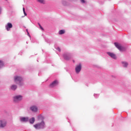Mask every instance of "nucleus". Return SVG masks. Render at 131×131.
Here are the masks:
<instances>
[{"mask_svg":"<svg viewBox=\"0 0 131 131\" xmlns=\"http://www.w3.org/2000/svg\"><path fill=\"white\" fill-rule=\"evenodd\" d=\"M34 127L36 129H39V128H43L45 127V122L42 121L39 124H36L34 125Z\"/></svg>","mask_w":131,"mask_h":131,"instance_id":"nucleus-1","label":"nucleus"},{"mask_svg":"<svg viewBox=\"0 0 131 131\" xmlns=\"http://www.w3.org/2000/svg\"><path fill=\"white\" fill-rule=\"evenodd\" d=\"M7 126V121L6 120H0V128H4Z\"/></svg>","mask_w":131,"mask_h":131,"instance_id":"nucleus-2","label":"nucleus"},{"mask_svg":"<svg viewBox=\"0 0 131 131\" xmlns=\"http://www.w3.org/2000/svg\"><path fill=\"white\" fill-rule=\"evenodd\" d=\"M14 102H18L19 101H21L22 100V96L17 95L15 96L13 98Z\"/></svg>","mask_w":131,"mask_h":131,"instance_id":"nucleus-3","label":"nucleus"},{"mask_svg":"<svg viewBox=\"0 0 131 131\" xmlns=\"http://www.w3.org/2000/svg\"><path fill=\"white\" fill-rule=\"evenodd\" d=\"M114 45L115 47H116L119 50V51H122L123 50H124V48H123L122 46H121V45L118 44V43L115 42Z\"/></svg>","mask_w":131,"mask_h":131,"instance_id":"nucleus-4","label":"nucleus"},{"mask_svg":"<svg viewBox=\"0 0 131 131\" xmlns=\"http://www.w3.org/2000/svg\"><path fill=\"white\" fill-rule=\"evenodd\" d=\"M59 82H58V80H54L52 83H51L50 84V88H54V86H57L58 85Z\"/></svg>","mask_w":131,"mask_h":131,"instance_id":"nucleus-5","label":"nucleus"},{"mask_svg":"<svg viewBox=\"0 0 131 131\" xmlns=\"http://www.w3.org/2000/svg\"><path fill=\"white\" fill-rule=\"evenodd\" d=\"M81 71V64H79V65H77L76 67L75 68V71L76 72V73L78 74L79 73V72Z\"/></svg>","mask_w":131,"mask_h":131,"instance_id":"nucleus-6","label":"nucleus"},{"mask_svg":"<svg viewBox=\"0 0 131 131\" xmlns=\"http://www.w3.org/2000/svg\"><path fill=\"white\" fill-rule=\"evenodd\" d=\"M22 81V78L20 76H16L14 77V82H21Z\"/></svg>","mask_w":131,"mask_h":131,"instance_id":"nucleus-7","label":"nucleus"},{"mask_svg":"<svg viewBox=\"0 0 131 131\" xmlns=\"http://www.w3.org/2000/svg\"><path fill=\"white\" fill-rule=\"evenodd\" d=\"M12 27L13 25H12V24L10 23H8L6 26L5 28L7 30V31H10V29H11V28H12Z\"/></svg>","mask_w":131,"mask_h":131,"instance_id":"nucleus-8","label":"nucleus"},{"mask_svg":"<svg viewBox=\"0 0 131 131\" xmlns=\"http://www.w3.org/2000/svg\"><path fill=\"white\" fill-rule=\"evenodd\" d=\"M29 119L28 117H21L20 118V120L21 122H27Z\"/></svg>","mask_w":131,"mask_h":131,"instance_id":"nucleus-9","label":"nucleus"},{"mask_svg":"<svg viewBox=\"0 0 131 131\" xmlns=\"http://www.w3.org/2000/svg\"><path fill=\"white\" fill-rule=\"evenodd\" d=\"M107 55L113 58V59H116V56L113 53L107 52Z\"/></svg>","mask_w":131,"mask_h":131,"instance_id":"nucleus-10","label":"nucleus"},{"mask_svg":"<svg viewBox=\"0 0 131 131\" xmlns=\"http://www.w3.org/2000/svg\"><path fill=\"white\" fill-rule=\"evenodd\" d=\"M30 109L33 112H36L37 111V107L35 106H33L30 107Z\"/></svg>","mask_w":131,"mask_h":131,"instance_id":"nucleus-11","label":"nucleus"},{"mask_svg":"<svg viewBox=\"0 0 131 131\" xmlns=\"http://www.w3.org/2000/svg\"><path fill=\"white\" fill-rule=\"evenodd\" d=\"M11 89L12 90V91H15V90L17 89V85H12L11 86Z\"/></svg>","mask_w":131,"mask_h":131,"instance_id":"nucleus-12","label":"nucleus"},{"mask_svg":"<svg viewBox=\"0 0 131 131\" xmlns=\"http://www.w3.org/2000/svg\"><path fill=\"white\" fill-rule=\"evenodd\" d=\"M29 121L30 123H31L32 124L34 123V121H35V119H34V118H32L31 119H30Z\"/></svg>","mask_w":131,"mask_h":131,"instance_id":"nucleus-13","label":"nucleus"},{"mask_svg":"<svg viewBox=\"0 0 131 131\" xmlns=\"http://www.w3.org/2000/svg\"><path fill=\"white\" fill-rule=\"evenodd\" d=\"M122 64L124 67H127V66L128 65V63L125 61L122 62Z\"/></svg>","mask_w":131,"mask_h":131,"instance_id":"nucleus-14","label":"nucleus"},{"mask_svg":"<svg viewBox=\"0 0 131 131\" xmlns=\"http://www.w3.org/2000/svg\"><path fill=\"white\" fill-rule=\"evenodd\" d=\"M65 33V30H61L59 31V34H64Z\"/></svg>","mask_w":131,"mask_h":131,"instance_id":"nucleus-15","label":"nucleus"},{"mask_svg":"<svg viewBox=\"0 0 131 131\" xmlns=\"http://www.w3.org/2000/svg\"><path fill=\"white\" fill-rule=\"evenodd\" d=\"M37 2H38V3H40V4H45V0H37Z\"/></svg>","mask_w":131,"mask_h":131,"instance_id":"nucleus-16","label":"nucleus"},{"mask_svg":"<svg viewBox=\"0 0 131 131\" xmlns=\"http://www.w3.org/2000/svg\"><path fill=\"white\" fill-rule=\"evenodd\" d=\"M4 66V62L3 61L0 60V68Z\"/></svg>","mask_w":131,"mask_h":131,"instance_id":"nucleus-17","label":"nucleus"},{"mask_svg":"<svg viewBox=\"0 0 131 131\" xmlns=\"http://www.w3.org/2000/svg\"><path fill=\"white\" fill-rule=\"evenodd\" d=\"M23 12H24V14L25 16H27V14L25 12V8H23Z\"/></svg>","mask_w":131,"mask_h":131,"instance_id":"nucleus-18","label":"nucleus"},{"mask_svg":"<svg viewBox=\"0 0 131 131\" xmlns=\"http://www.w3.org/2000/svg\"><path fill=\"white\" fill-rule=\"evenodd\" d=\"M38 24L41 30H42L43 31L45 30V29H43V28H42V27L41 26V25H40V24L39 23H38Z\"/></svg>","mask_w":131,"mask_h":131,"instance_id":"nucleus-19","label":"nucleus"},{"mask_svg":"<svg viewBox=\"0 0 131 131\" xmlns=\"http://www.w3.org/2000/svg\"><path fill=\"white\" fill-rule=\"evenodd\" d=\"M64 58L65 60H70V57H68L67 56H64Z\"/></svg>","mask_w":131,"mask_h":131,"instance_id":"nucleus-20","label":"nucleus"},{"mask_svg":"<svg viewBox=\"0 0 131 131\" xmlns=\"http://www.w3.org/2000/svg\"><path fill=\"white\" fill-rule=\"evenodd\" d=\"M57 51H58V52H61V49H60V48H57Z\"/></svg>","mask_w":131,"mask_h":131,"instance_id":"nucleus-21","label":"nucleus"},{"mask_svg":"<svg viewBox=\"0 0 131 131\" xmlns=\"http://www.w3.org/2000/svg\"><path fill=\"white\" fill-rule=\"evenodd\" d=\"M80 1H81V2L82 3H84V0H80Z\"/></svg>","mask_w":131,"mask_h":131,"instance_id":"nucleus-22","label":"nucleus"},{"mask_svg":"<svg viewBox=\"0 0 131 131\" xmlns=\"http://www.w3.org/2000/svg\"><path fill=\"white\" fill-rule=\"evenodd\" d=\"M28 35L29 36H30V35L29 34V32H28Z\"/></svg>","mask_w":131,"mask_h":131,"instance_id":"nucleus-23","label":"nucleus"},{"mask_svg":"<svg viewBox=\"0 0 131 131\" xmlns=\"http://www.w3.org/2000/svg\"><path fill=\"white\" fill-rule=\"evenodd\" d=\"M1 12H2V8H0V14Z\"/></svg>","mask_w":131,"mask_h":131,"instance_id":"nucleus-24","label":"nucleus"},{"mask_svg":"<svg viewBox=\"0 0 131 131\" xmlns=\"http://www.w3.org/2000/svg\"><path fill=\"white\" fill-rule=\"evenodd\" d=\"M27 33H28V30H26Z\"/></svg>","mask_w":131,"mask_h":131,"instance_id":"nucleus-25","label":"nucleus"}]
</instances>
